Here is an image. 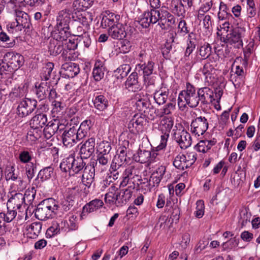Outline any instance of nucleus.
I'll list each match as a JSON object with an SVG mask.
<instances>
[{"mask_svg": "<svg viewBox=\"0 0 260 260\" xmlns=\"http://www.w3.org/2000/svg\"><path fill=\"white\" fill-rule=\"evenodd\" d=\"M175 108V103L171 102L167 103L161 110V111H158L157 116L162 117L165 115L172 114V111Z\"/></svg>", "mask_w": 260, "mask_h": 260, "instance_id": "de8ad7c7", "label": "nucleus"}, {"mask_svg": "<svg viewBox=\"0 0 260 260\" xmlns=\"http://www.w3.org/2000/svg\"><path fill=\"white\" fill-rule=\"evenodd\" d=\"M161 130L162 133L167 132L169 134L173 126L174 122L173 120L165 117L161 120Z\"/></svg>", "mask_w": 260, "mask_h": 260, "instance_id": "6e6d98bb", "label": "nucleus"}, {"mask_svg": "<svg viewBox=\"0 0 260 260\" xmlns=\"http://www.w3.org/2000/svg\"><path fill=\"white\" fill-rule=\"evenodd\" d=\"M57 202L52 198H49L38 204L35 214L38 219L45 220L57 215Z\"/></svg>", "mask_w": 260, "mask_h": 260, "instance_id": "f257e3e1", "label": "nucleus"}, {"mask_svg": "<svg viewBox=\"0 0 260 260\" xmlns=\"http://www.w3.org/2000/svg\"><path fill=\"white\" fill-rule=\"evenodd\" d=\"M48 51L51 55L56 56L61 54V56L64 61H69L72 60V57L70 54L64 50L63 43L58 42L55 39H50L48 45Z\"/></svg>", "mask_w": 260, "mask_h": 260, "instance_id": "9d476101", "label": "nucleus"}, {"mask_svg": "<svg viewBox=\"0 0 260 260\" xmlns=\"http://www.w3.org/2000/svg\"><path fill=\"white\" fill-rule=\"evenodd\" d=\"M214 71V66L209 62L205 63L203 68L201 69V71L205 76V82L209 84H213L215 82V78L212 74V72Z\"/></svg>", "mask_w": 260, "mask_h": 260, "instance_id": "c756f323", "label": "nucleus"}, {"mask_svg": "<svg viewBox=\"0 0 260 260\" xmlns=\"http://www.w3.org/2000/svg\"><path fill=\"white\" fill-rule=\"evenodd\" d=\"M93 20V15L91 13L84 12L78 16V21L86 29H88L90 23Z\"/></svg>", "mask_w": 260, "mask_h": 260, "instance_id": "4c0bfd02", "label": "nucleus"}, {"mask_svg": "<svg viewBox=\"0 0 260 260\" xmlns=\"http://www.w3.org/2000/svg\"><path fill=\"white\" fill-rule=\"evenodd\" d=\"M209 123L207 119L203 116L197 117L190 124L191 132L196 136L203 135L208 129Z\"/></svg>", "mask_w": 260, "mask_h": 260, "instance_id": "9b49d317", "label": "nucleus"}, {"mask_svg": "<svg viewBox=\"0 0 260 260\" xmlns=\"http://www.w3.org/2000/svg\"><path fill=\"white\" fill-rule=\"evenodd\" d=\"M212 53V48L211 45L208 43H205L201 46L199 49L200 55L206 59L209 57Z\"/></svg>", "mask_w": 260, "mask_h": 260, "instance_id": "052dcab7", "label": "nucleus"}, {"mask_svg": "<svg viewBox=\"0 0 260 260\" xmlns=\"http://www.w3.org/2000/svg\"><path fill=\"white\" fill-rule=\"evenodd\" d=\"M91 121L90 120H85L83 121L80 125L79 127L77 126V129L83 138H85L90 128Z\"/></svg>", "mask_w": 260, "mask_h": 260, "instance_id": "603ef678", "label": "nucleus"}, {"mask_svg": "<svg viewBox=\"0 0 260 260\" xmlns=\"http://www.w3.org/2000/svg\"><path fill=\"white\" fill-rule=\"evenodd\" d=\"M172 12L178 16L184 15L185 13V10L184 6L181 2L180 3H177V4L175 5V6L172 10Z\"/></svg>", "mask_w": 260, "mask_h": 260, "instance_id": "774afa93", "label": "nucleus"}, {"mask_svg": "<svg viewBox=\"0 0 260 260\" xmlns=\"http://www.w3.org/2000/svg\"><path fill=\"white\" fill-rule=\"evenodd\" d=\"M217 16L218 19L222 21H230L233 18L230 13V8L222 2H220Z\"/></svg>", "mask_w": 260, "mask_h": 260, "instance_id": "2f4dec72", "label": "nucleus"}, {"mask_svg": "<svg viewBox=\"0 0 260 260\" xmlns=\"http://www.w3.org/2000/svg\"><path fill=\"white\" fill-rule=\"evenodd\" d=\"M54 68V64L52 62H48L42 68L40 77L44 81L48 80L51 76L52 70Z\"/></svg>", "mask_w": 260, "mask_h": 260, "instance_id": "79ce46f5", "label": "nucleus"}, {"mask_svg": "<svg viewBox=\"0 0 260 260\" xmlns=\"http://www.w3.org/2000/svg\"><path fill=\"white\" fill-rule=\"evenodd\" d=\"M155 153H153L152 156H151V152L149 150H146L140 148L137 153L134 155L135 160L140 163H145L148 161L151 162L153 160L154 155Z\"/></svg>", "mask_w": 260, "mask_h": 260, "instance_id": "cd10ccee", "label": "nucleus"}, {"mask_svg": "<svg viewBox=\"0 0 260 260\" xmlns=\"http://www.w3.org/2000/svg\"><path fill=\"white\" fill-rule=\"evenodd\" d=\"M151 106V103L149 99L147 97L139 98L137 100L135 103L136 108L138 111L142 113H146L148 111V108Z\"/></svg>", "mask_w": 260, "mask_h": 260, "instance_id": "e433bc0d", "label": "nucleus"}, {"mask_svg": "<svg viewBox=\"0 0 260 260\" xmlns=\"http://www.w3.org/2000/svg\"><path fill=\"white\" fill-rule=\"evenodd\" d=\"M104 67L99 65L97 66L95 63L92 72L93 77L95 81H100L104 77Z\"/></svg>", "mask_w": 260, "mask_h": 260, "instance_id": "680f3d73", "label": "nucleus"}, {"mask_svg": "<svg viewBox=\"0 0 260 260\" xmlns=\"http://www.w3.org/2000/svg\"><path fill=\"white\" fill-rule=\"evenodd\" d=\"M126 160L127 156L116 154L114 157L110 166H112L113 168L114 167V169H119L126 163Z\"/></svg>", "mask_w": 260, "mask_h": 260, "instance_id": "a18cd8bd", "label": "nucleus"}, {"mask_svg": "<svg viewBox=\"0 0 260 260\" xmlns=\"http://www.w3.org/2000/svg\"><path fill=\"white\" fill-rule=\"evenodd\" d=\"M109 35L114 39L122 40L125 38L126 33L124 26L120 23H116L115 26L108 29Z\"/></svg>", "mask_w": 260, "mask_h": 260, "instance_id": "5701e85b", "label": "nucleus"}, {"mask_svg": "<svg viewBox=\"0 0 260 260\" xmlns=\"http://www.w3.org/2000/svg\"><path fill=\"white\" fill-rule=\"evenodd\" d=\"M53 173V169L51 167H46L40 171L38 178H40L42 181L49 179Z\"/></svg>", "mask_w": 260, "mask_h": 260, "instance_id": "8fccbe9b", "label": "nucleus"}, {"mask_svg": "<svg viewBox=\"0 0 260 260\" xmlns=\"http://www.w3.org/2000/svg\"><path fill=\"white\" fill-rule=\"evenodd\" d=\"M106 15H104L102 19L101 25L103 28H112L116 23H119L120 16L114 13L106 12Z\"/></svg>", "mask_w": 260, "mask_h": 260, "instance_id": "aec40b11", "label": "nucleus"}, {"mask_svg": "<svg viewBox=\"0 0 260 260\" xmlns=\"http://www.w3.org/2000/svg\"><path fill=\"white\" fill-rule=\"evenodd\" d=\"M19 171L16 170L14 167L11 166L7 168L5 171V178L7 181L16 182L17 186V190H21L23 189V181L22 177L19 175Z\"/></svg>", "mask_w": 260, "mask_h": 260, "instance_id": "4468645a", "label": "nucleus"}, {"mask_svg": "<svg viewBox=\"0 0 260 260\" xmlns=\"http://www.w3.org/2000/svg\"><path fill=\"white\" fill-rule=\"evenodd\" d=\"M134 188H127L126 189L119 190L117 188V196L118 200V206H121L122 204H125L132 197Z\"/></svg>", "mask_w": 260, "mask_h": 260, "instance_id": "393cba45", "label": "nucleus"}, {"mask_svg": "<svg viewBox=\"0 0 260 260\" xmlns=\"http://www.w3.org/2000/svg\"><path fill=\"white\" fill-rule=\"evenodd\" d=\"M169 91L162 90H156L153 93V99L159 106L166 103L168 98Z\"/></svg>", "mask_w": 260, "mask_h": 260, "instance_id": "a19ab883", "label": "nucleus"}, {"mask_svg": "<svg viewBox=\"0 0 260 260\" xmlns=\"http://www.w3.org/2000/svg\"><path fill=\"white\" fill-rule=\"evenodd\" d=\"M49 85L47 82H41L35 85V93L39 101L45 100L49 92Z\"/></svg>", "mask_w": 260, "mask_h": 260, "instance_id": "c85d7f7f", "label": "nucleus"}, {"mask_svg": "<svg viewBox=\"0 0 260 260\" xmlns=\"http://www.w3.org/2000/svg\"><path fill=\"white\" fill-rule=\"evenodd\" d=\"M7 209L8 211L6 213L1 212L0 214H2V216L4 219V221L10 222L15 218L17 215V212L16 209L9 208V207H7Z\"/></svg>", "mask_w": 260, "mask_h": 260, "instance_id": "13d9d810", "label": "nucleus"}, {"mask_svg": "<svg viewBox=\"0 0 260 260\" xmlns=\"http://www.w3.org/2000/svg\"><path fill=\"white\" fill-rule=\"evenodd\" d=\"M253 47L254 43L250 42L246 47L245 50H244V58L243 64L245 66H247L250 57L253 51Z\"/></svg>", "mask_w": 260, "mask_h": 260, "instance_id": "4d7b16f0", "label": "nucleus"}, {"mask_svg": "<svg viewBox=\"0 0 260 260\" xmlns=\"http://www.w3.org/2000/svg\"><path fill=\"white\" fill-rule=\"evenodd\" d=\"M111 146L108 142H101L97 149V154L112 156L111 154Z\"/></svg>", "mask_w": 260, "mask_h": 260, "instance_id": "37998d69", "label": "nucleus"}, {"mask_svg": "<svg viewBox=\"0 0 260 260\" xmlns=\"http://www.w3.org/2000/svg\"><path fill=\"white\" fill-rule=\"evenodd\" d=\"M36 190L32 187L31 189H27L25 191L24 194H23L24 199H23L24 204L31 205L36 196Z\"/></svg>", "mask_w": 260, "mask_h": 260, "instance_id": "864d4df0", "label": "nucleus"}, {"mask_svg": "<svg viewBox=\"0 0 260 260\" xmlns=\"http://www.w3.org/2000/svg\"><path fill=\"white\" fill-rule=\"evenodd\" d=\"M61 72L68 78H73L80 72L79 65L77 63L69 62L63 63L61 66Z\"/></svg>", "mask_w": 260, "mask_h": 260, "instance_id": "412c9836", "label": "nucleus"}, {"mask_svg": "<svg viewBox=\"0 0 260 260\" xmlns=\"http://www.w3.org/2000/svg\"><path fill=\"white\" fill-rule=\"evenodd\" d=\"M198 93L200 101L203 105L212 103L215 100L213 91L208 87L199 88Z\"/></svg>", "mask_w": 260, "mask_h": 260, "instance_id": "6ab92c4d", "label": "nucleus"}, {"mask_svg": "<svg viewBox=\"0 0 260 260\" xmlns=\"http://www.w3.org/2000/svg\"><path fill=\"white\" fill-rule=\"evenodd\" d=\"M69 29L70 28L66 29L63 27H62V29L57 28V31L53 35L52 39H55V40L60 42L66 41L71 36Z\"/></svg>", "mask_w": 260, "mask_h": 260, "instance_id": "c9c22d12", "label": "nucleus"}, {"mask_svg": "<svg viewBox=\"0 0 260 260\" xmlns=\"http://www.w3.org/2000/svg\"><path fill=\"white\" fill-rule=\"evenodd\" d=\"M95 139L91 138L83 143L80 149V157L83 159L89 158L94 151Z\"/></svg>", "mask_w": 260, "mask_h": 260, "instance_id": "f3484780", "label": "nucleus"}, {"mask_svg": "<svg viewBox=\"0 0 260 260\" xmlns=\"http://www.w3.org/2000/svg\"><path fill=\"white\" fill-rule=\"evenodd\" d=\"M103 202L101 200L95 199L86 204L83 208L82 216L85 215L86 213H89L98 209L102 207Z\"/></svg>", "mask_w": 260, "mask_h": 260, "instance_id": "473e14b6", "label": "nucleus"}, {"mask_svg": "<svg viewBox=\"0 0 260 260\" xmlns=\"http://www.w3.org/2000/svg\"><path fill=\"white\" fill-rule=\"evenodd\" d=\"M146 122V119L142 113L135 114L128 124L129 132L134 134H137L143 129Z\"/></svg>", "mask_w": 260, "mask_h": 260, "instance_id": "ddd939ff", "label": "nucleus"}, {"mask_svg": "<svg viewBox=\"0 0 260 260\" xmlns=\"http://www.w3.org/2000/svg\"><path fill=\"white\" fill-rule=\"evenodd\" d=\"M174 138L182 149H186L191 144L190 135L185 130L176 131L174 133Z\"/></svg>", "mask_w": 260, "mask_h": 260, "instance_id": "2eb2a0df", "label": "nucleus"}, {"mask_svg": "<svg viewBox=\"0 0 260 260\" xmlns=\"http://www.w3.org/2000/svg\"><path fill=\"white\" fill-rule=\"evenodd\" d=\"M83 171L82 181L85 186L89 187L94 180V168L89 169V167L87 166Z\"/></svg>", "mask_w": 260, "mask_h": 260, "instance_id": "7c9ffc66", "label": "nucleus"}, {"mask_svg": "<svg viewBox=\"0 0 260 260\" xmlns=\"http://www.w3.org/2000/svg\"><path fill=\"white\" fill-rule=\"evenodd\" d=\"M42 225V224L40 222H34L29 225L27 230L30 235H32L30 236L31 238H34L38 236L41 231Z\"/></svg>", "mask_w": 260, "mask_h": 260, "instance_id": "09e8293b", "label": "nucleus"}, {"mask_svg": "<svg viewBox=\"0 0 260 260\" xmlns=\"http://www.w3.org/2000/svg\"><path fill=\"white\" fill-rule=\"evenodd\" d=\"M22 55L13 52L7 53L0 62V72L7 71L13 72L19 69L24 63Z\"/></svg>", "mask_w": 260, "mask_h": 260, "instance_id": "20e7f679", "label": "nucleus"}, {"mask_svg": "<svg viewBox=\"0 0 260 260\" xmlns=\"http://www.w3.org/2000/svg\"><path fill=\"white\" fill-rule=\"evenodd\" d=\"M245 29L240 27H236L232 29L226 35H224L223 32H221V34L219 32H217L221 42L232 45L234 48L238 49L243 47V39L245 37Z\"/></svg>", "mask_w": 260, "mask_h": 260, "instance_id": "f03ea898", "label": "nucleus"}, {"mask_svg": "<svg viewBox=\"0 0 260 260\" xmlns=\"http://www.w3.org/2000/svg\"><path fill=\"white\" fill-rule=\"evenodd\" d=\"M105 200L106 203L118 206V200L117 196V187L112 185L110 188V190L105 194Z\"/></svg>", "mask_w": 260, "mask_h": 260, "instance_id": "58836bf2", "label": "nucleus"}, {"mask_svg": "<svg viewBox=\"0 0 260 260\" xmlns=\"http://www.w3.org/2000/svg\"><path fill=\"white\" fill-rule=\"evenodd\" d=\"M172 42H166L164 47L161 50L162 55L166 59H168L170 57V53L172 49V43L174 42L173 36L172 37Z\"/></svg>", "mask_w": 260, "mask_h": 260, "instance_id": "338daca9", "label": "nucleus"}, {"mask_svg": "<svg viewBox=\"0 0 260 260\" xmlns=\"http://www.w3.org/2000/svg\"><path fill=\"white\" fill-rule=\"evenodd\" d=\"M112 156L97 154L95 168L101 169V171L107 170L109 168V162Z\"/></svg>", "mask_w": 260, "mask_h": 260, "instance_id": "72a5a7b5", "label": "nucleus"}, {"mask_svg": "<svg viewBox=\"0 0 260 260\" xmlns=\"http://www.w3.org/2000/svg\"><path fill=\"white\" fill-rule=\"evenodd\" d=\"M131 67L128 64L120 66L115 71L116 75L118 79H122L126 77L131 71Z\"/></svg>", "mask_w": 260, "mask_h": 260, "instance_id": "5fc2aeb1", "label": "nucleus"}, {"mask_svg": "<svg viewBox=\"0 0 260 260\" xmlns=\"http://www.w3.org/2000/svg\"><path fill=\"white\" fill-rule=\"evenodd\" d=\"M86 167V163L82 157H75L74 153L64 158L60 164L61 170L64 172H69L70 175L80 173Z\"/></svg>", "mask_w": 260, "mask_h": 260, "instance_id": "7ed1b4c3", "label": "nucleus"}, {"mask_svg": "<svg viewBox=\"0 0 260 260\" xmlns=\"http://www.w3.org/2000/svg\"><path fill=\"white\" fill-rule=\"evenodd\" d=\"M61 138L63 145L66 147H71L83 139L77 130V125L66 127Z\"/></svg>", "mask_w": 260, "mask_h": 260, "instance_id": "423d86ee", "label": "nucleus"}, {"mask_svg": "<svg viewBox=\"0 0 260 260\" xmlns=\"http://www.w3.org/2000/svg\"><path fill=\"white\" fill-rule=\"evenodd\" d=\"M16 19L10 24L11 29L15 28L16 31H21L23 29L28 32L31 27V24L28 15L21 10H15Z\"/></svg>", "mask_w": 260, "mask_h": 260, "instance_id": "39448f33", "label": "nucleus"}, {"mask_svg": "<svg viewBox=\"0 0 260 260\" xmlns=\"http://www.w3.org/2000/svg\"><path fill=\"white\" fill-rule=\"evenodd\" d=\"M93 102L94 107L100 111H103L106 109L108 106V101L103 95L96 96Z\"/></svg>", "mask_w": 260, "mask_h": 260, "instance_id": "ea45409f", "label": "nucleus"}, {"mask_svg": "<svg viewBox=\"0 0 260 260\" xmlns=\"http://www.w3.org/2000/svg\"><path fill=\"white\" fill-rule=\"evenodd\" d=\"M0 40L6 42L7 47H12L15 44V40L13 37H10L6 32L2 31L0 32Z\"/></svg>", "mask_w": 260, "mask_h": 260, "instance_id": "e2e57ef3", "label": "nucleus"}, {"mask_svg": "<svg viewBox=\"0 0 260 260\" xmlns=\"http://www.w3.org/2000/svg\"><path fill=\"white\" fill-rule=\"evenodd\" d=\"M125 85L126 88L129 91L137 92L141 89L137 73L133 72L129 76L125 81Z\"/></svg>", "mask_w": 260, "mask_h": 260, "instance_id": "b1692460", "label": "nucleus"}, {"mask_svg": "<svg viewBox=\"0 0 260 260\" xmlns=\"http://www.w3.org/2000/svg\"><path fill=\"white\" fill-rule=\"evenodd\" d=\"M180 93L189 107L194 108L198 106L200 102L199 94L198 92H196V88L193 85L187 83L186 90L182 91Z\"/></svg>", "mask_w": 260, "mask_h": 260, "instance_id": "1a4fd4ad", "label": "nucleus"}, {"mask_svg": "<svg viewBox=\"0 0 260 260\" xmlns=\"http://www.w3.org/2000/svg\"><path fill=\"white\" fill-rule=\"evenodd\" d=\"M62 43L64 50L68 52L67 54L71 55L72 60L74 58L73 51L77 48V43L70 38H69L66 41Z\"/></svg>", "mask_w": 260, "mask_h": 260, "instance_id": "49530a36", "label": "nucleus"}, {"mask_svg": "<svg viewBox=\"0 0 260 260\" xmlns=\"http://www.w3.org/2000/svg\"><path fill=\"white\" fill-rule=\"evenodd\" d=\"M71 17L74 18V16L69 10L65 9L60 11L56 18L57 27L61 29L62 27L66 29L70 28Z\"/></svg>", "mask_w": 260, "mask_h": 260, "instance_id": "dca6fc26", "label": "nucleus"}, {"mask_svg": "<svg viewBox=\"0 0 260 260\" xmlns=\"http://www.w3.org/2000/svg\"><path fill=\"white\" fill-rule=\"evenodd\" d=\"M29 121L30 127L34 129H39L44 127L47 123V115L38 111Z\"/></svg>", "mask_w": 260, "mask_h": 260, "instance_id": "a211bd4d", "label": "nucleus"}, {"mask_svg": "<svg viewBox=\"0 0 260 260\" xmlns=\"http://www.w3.org/2000/svg\"><path fill=\"white\" fill-rule=\"evenodd\" d=\"M94 0H74L73 3V8L78 12L84 11L90 7Z\"/></svg>", "mask_w": 260, "mask_h": 260, "instance_id": "f704fd0d", "label": "nucleus"}, {"mask_svg": "<svg viewBox=\"0 0 260 260\" xmlns=\"http://www.w3.org/2000/svg\"><path fill=\"white\" fill-rule=\"evenodd\" d=\"M75 204V201L73 199V197L69 195L61 200L60 205L57 204V215L63 214L72 209Z\"/></svg>", "mask_w": 260, "mask_h": 260, "instance_id": "bb28decb", "label": "nucleus"}, {"mask_svg": "<svg viewBox=\"0 0 260 260\" xmlns=\"http://www.w3.org/2000/svg\"><path fill=\"white\" fill-rule=\"evenodd\" d=\"M60 231L59 224L57 222H53L52 225L46 231L47 237L51 238L59 233Z\"/></svg>", "mask_w": 260, "mask_h": 260, "instance_id": "bf43d9fd", "label": "nucleus"}, {"mask_svg": "<svg viewBox=\"0 0 260 260\" xmlns=\"http://www.w3.org/2000/svg\"><path fill=\"white\" fill-rule=\"evenodd\" d=\"M23 199H24V197H23L22 193L12 192L11 197L7 202V207L20 211L22 206L24 204Z\"/></svg>", "mask_w": 260, "mask_h": 260, "instance_id": "4be33fe9", "label": "nucleus"}, {"mask_svg": "<svg viewBox=\"0 0 260 260\" xmlns=\"http://www.w3.org/2000/svg\"><path fill=\"white\" fill-rule=\"evenodd\" d=\"M239 239L236 237L230 239L229 240L223 243L222 247L224 250L232 249L238 245Z\"/></svg>", "mask_w": 260, "mask_h": 260, "instance_id": "69168bd1", "label": "nucleus"}, {"mask_svg": "<svg viewBox=\"0 0 260 260\" xmlns=\"http://www.w3.org/2000/svg\"><path fill=\"white\" fill-rule=\"evenodd\" d=\"M154 63L149 60L147 63L140 64V69L143 71V77L150 76L152 74L154 70Z\"/></svg>", "mask_w": 260, "mask_h": 260, "instance_id": "3c124183", "label": "nucleus"}, {"mask_svg": "<svg viewBox=\"0 0 260 260\" xmlns=\"http://www.w3.org/2000/svg\"><path fill=\"white\" fill-rule=\"evenodd\" d=\"M159 11L151 9L150 11L145 12L139 19L138 22L143 28H148L151 24L158 21Z\"/></svg>", "mask_w": 260, "mask_h": 260, "instance_id": "f8f14e48", "label": "nucleus"}, {"mask_svg": "<svg viewBox=\"0 0 260 260\" xmlns=\"http://www.w3.org/2000/svg\"><path fill=\"white\" fill-rule=\"evenodd\" d=\"M38 102L35 99L25 98L21 100L17 108V114L20 117H25L37 108Z\"/></svg>", "mask_w": 260, "mask_h": 260, "instance_id": "0eeeda50", "label": "nucleus"}, {"mask_svg": "<svg viewBox=\"0 0 260 260\" xmlns=\"http://www.w3.org/2000/svg\"><path fill=\"white\" fill-rule=\"evenodd\" d=\"M44 129V135L47 139L51 138L58 131L59 122L56 119H53L47 122Z\"/></svg>", "mask_w": 260, "mask_h": 260, "instance_id": "a878e982", "label": "nucleus"}, {"mask_svg": "<svg viewBox=\"0 0 260 260\" xmlns=\"http://www.w3.org/2000/svg\"><path fill=\"white\" fill-rule=\"evenodd\" d=\"M216 142V141L214 139L212 140H201L197 145L198 150L200 152L205 153L210 149L211 147L215 144Z\"/></svg>", "mask_w": 260, "mask_h": 260, "instance_id": "c03bdc74", "label": "nucleus"}, {"mask_svg": "<svg viewBox=\"0 0 260 260\" xmlns=\"http://www.w3.org/2000/svg\"><path fill=\"white\" fill-rule=\"evenodd\" d=\"M196 154L193 152L177 155L173 161V166L180 170H184L191 167L197 159Z\"/></svg>", "mask_w": 260, "mask_h": 260, "instance_id": "6e6552de", "label": "nucleus"}, {"mask_svg": "<svg viewBox=\"0 0 260 260\" xmlns=\"http://www.w3.org/2000/svg\"><path fill=\"white\" fill-rule=\"evenodd\" d=\"M247 5V14L248 17L251 18L254 17L256 13V8L253 0H246Z\"/></svg>", "mask_w": 260, "mask_h": 260, "instance_id": "0e129e2a", "label": "nucleus"}]
</instances>
